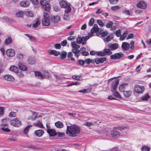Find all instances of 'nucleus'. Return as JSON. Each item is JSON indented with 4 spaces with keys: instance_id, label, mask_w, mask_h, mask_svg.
Instances as JSON below:
<instances>
[{
    "instance_id": "obj_1",
    "label": "nucleus",
    "mask_w": 151,
    "mask_h": 151,
    "mask_svg": "<svg viewBox=\"0 0 151 151\" xmlns=\"http://www.w3.org/2000/svg\"><path fill=\"white\" fill-rule=\"evenodd\" d=\"M80 127L77 125H73L72 126H67L66 134L69 136L75 137L76 134L80 132Z\"/></svg>"
},
{
    "instance_id": "obj_2",
    "label": "nucleus",
    "mask_w": 151,
    "mask_h": 151,
    "mask_svg": "<svg viewBox=\"0 0 151 151\" xmlns=\"http://www.w3.org/2000/svg\"><path fill=\"white\" fill-rule=\"evenodd\" d=\"M101 28H99L98 25L96 24H95L93 27L91 29V33L93 34L95 33H96L98 35H101V36L104 37L107 36L108 33L107 31L102 32Z\"/></svg>"
},
{
    "instance_id": "obj_3",
    "label": "nucleus",
    "mask_w": 151,
    "mask_h": 151,
    "mask_svg": "<svg viewBox=\"0 0 151 151\" xmlns=\"http://www.w3.org/2000/svg\"><path fill=\"white\" fill-rule=\"evenodd\" d=\"M59 3L61 8H67L65 11V13L68 14L71 12V9L70 7V4L68 3V4L65 1L62 0Z\"/></svg>"
},
{
    "instance_id": "obj_4",
    "label": "nucleus",
    "mask_w": 151,
    "mask_h": 151,
    "mask_svg": "<svg viewBox=\"0 0 151 151\" xmlns=\"http://www.w3.org/2000/svg\"><path fill=\"white\" fill-rule=\"evenodd\" d=\"M43 16L44 17L42 21V25L46 26L49 25L50 24V21L49 15L44 13Z\"/></svg>"
},
{
    "instance_id": "obj_5",
    "label": "nucleus",
    "mask_w": 151,
    "mask_h": 151,
    "mask_svg": "<svg viewBox=\"0 0 151 151\" xmlns=\"http://www.w3.org/2000/svg\"><path fill=\"white\" fill-rule=\"evenodd\" d=\"M10 124L12 125L17 127H19L21 124V122L17 118L10 120Z\"/></svg>"
},
{
    "instance_id": "obj_6",
    "label": "nucleus",
    "mask_w": 151,
    "mask_h": 151,
    "mask_svg": "<svg viewBox=\"0 0 151 151\" xmlns=\"http://www.w3.org/2000/svg\"><path fill=\"white\" fill-rule=\"evenodd\" d=\"M124 54L122 52L116 53L110 56V58L111 59L116 60L119 59L121 57L123 56Z\"/></svg>"
},
{
    "instance_id": "obj_7",
    "label": "nucleus",
    "mask_w": 151,
    "mask_h": 151,
    "mask_svg": "<svg viewBox=\"0 0 151 151\" xmlns=\"http://www.w3.org/2000/svg\"><path fill=\"white\" fill-rule=\"evenodd\" d=\"M134 89L137 93H142L144 91L145 88L144 86L138 85H135Z\"/></svg>"
},
{
    "instance_id": "obj_8",
    "label": "nucleus",
    "mask_w": 151,
    "mask_h": 151,
    "mask_svg": "<svg viewBox=\"0 0 151 151\" xmlns=\"http://www.w3.org/2000/svg\"><path fill=\"white\" fill-rule=\"evenodd\" d=\"M108 46L109 47V48L110 50H113L117 49L119 46V45L117 43H109L108 45Z\"/></svg>"
},
{
    "instance_id": "obj_9",
    "label": "nucleus",
    "mask_w": 151,
    "mask_h": 151,
    "mask_svg": "<svg viewBox=\"0 0 151 151\" xmlns=\"http://www.w3.org/2000/svg\"><path fill=\"white\" fill-rule=\"evenodd\" d=\"M130 47L129 44L126 42H123L121 48L124 50L127 51Z\"/></svg>"
},
{
    "instance_id": "obj_10",
    "label": "nucleus",
    "mask_w": 151,
    "mask_h": 151,
    "mask_svg": "<svg viewBox=\"0 0 151 151\" xmlns=\"http://www.w3.org/2000/svg\"><path fill=\"white\" fill-rule=\"evenodd\" d=\"M137 7L142 9H145L147 7V4L144 1H141L137 4Z\"/></svg>"
},
{
    "instance_id": "obj_11",
    "label": "nucleus",
    "mask_w": 151,
    "mask_h": 151,
    "mask_svg": "<svg viewBox=\"0 0 151 151\" xmlns=\"http://www.w3.org/2000/svg\"><path fill=\"white\" fill-rule=\"evenodd\" d=\"M111 135L113 138H116L119 136L120 133L117 131L113 130L111 132Z\"/></svg>"
},
{
    "instance_id": "obj_12",
    "label": "nucleus",
    "mask_w": 151,
    "mask_h": 151,
    "mask_svg": "<svg viewBox=\"0 0 151 151\" xmlns=\"http://www.w3.org/2000/svg\"><path fill=\"white\" fill-rule=\"evenodd\" d=\"M6 52V55L8 56L13 57L15 55L14 50L12 49L7 50Z\"/></svg>"
},
{
    "instance_id": "obj_13",
    "label": "nucleus",
    "mask_w": 151,
    "mask_h": 151,
    "mask_svg": "<svg viewBox=\"0 0 151 151\" xmlns=\"http://www.w3.org/2000/svg\"><path fill=\"white\" fill-rule=\"evenodd\" d=\"M106 60V57H102L100 58H96L95 63L96 64H98L99 63H102L104 61Z\"/></svg>"
},
{
    "instance_id": "obj_14",
    "label": "nucleus",
    "mask_w": 151,
    "mask_h": 151,
    "mask_svg": "<svg viewBox=\"0 0 151 151\" xmlns=\"http://www.w3.org/2000/svg\"><path fill=\"white\" fill-rule=\"evenodd\" d=\"M119 80L118 79L117 80H115L112 81L111 83V88L114 90H115L118 85Z\"/></svg>"
},
{
    "instance_id": "obj_15",
    "label": "nucleus",
    "mask_w": 151,
    "mask_h": 151,
    "mask_svg": "<svg viewBox=\"0 0 151 151\" xmlns=\"http://www.w3.org/2000/svg\"><path fill=\"white\" fill-rule=\"evenodd\" d=\"M51 23L55 24L58 23L60 20V18L58 16H54L51 18Z\"/></svg>"
},
{
    "instance_id": "obj_16",
    "label": "nucleus",
    "mask_w": 151,
    "mask_h": 151,
    "mask_svg": "<svg viewBox=\"0 0 151 151\" xmlns=\"http://www.w3.org/2000/svg\"><path fill=\"white\" fill-rule=\"evenodd\" d=\"M44 133V131L42 129L36 130L35 132V135L38 137H40L42 136Z\"/></svg>"
},
{
    "instance_id": "obj_17",
    "label": "nucleus",
    "mask_w": 151,
    "mask_h": 151,
    "mask_svg": "<svg viewBox=\"0 0 151 151\" xmlns=\"http://www.w3.org/2000/svg\"><path fill=\"white\" fill-rule=\"evenodd\" d=\"M47 132L50 136H54L57 134L55 131L53 129H47Z\"/></svg>"
},
{
    "instance_id": "obj_18",
    "label": "nucleus",
    "mask_w": 151,
    "mask_h": 151,
    "mask_svg": "<svg viewBox=\"0 0 151 151\" xmlns=\"http://www.w3.org/2000/svg\"><path fill=\"white\" fill-rule=\"evenodd\" d=\"M19 5L21 7H27L29 6V2L27 1H22L20 2Z\"/></svg>"
},
{
    "instance_id": "obj_19",
    "label": "nucleus",
    "mask_w": 151,
    "mask_h": 151,
    "mask_svg": "<svg viewBox=\"0 0 151 151\" xmlns=\"http://www.w3.org/2000/svg\"><path fill=\"white\" fill-rule=\"evenodd\" d=\"M35 76L36 77L39 79H43L44 78V75L40 72L36 71L35 72Z\"/></svg>"
},
{
    "instance_id": "obj_20",
    "label": "nucleus",
    "mask_w": 151,
    "mask_h": 151,
    "mask_svg": "<svg viewBox=\"0 0 151 151\" xmlns=\"http://www.w3.org/2000/svg\"><path fill=\"white\" fill-rule=\"evenodd\" d=\"M4 78L5 80L9 81H12L14 80L13 77L10 75H4Z\"/></svg>"
},
{
    "instance_id": "obj_21",
    "label": "nucleus",
    "mask_w": 151,
    "mask_h": 151,
    "mask_svg": "<svg viewBox=\"0 0 151 151\" xmlns=\"http://www.w3.org/2000/svg\"><path fill=\"white\" fill-rule=\"evenodd\" d=\"M92 35L91 34L89 33L88 35L86 36L85 37H83V42H82V44L84 45L86 44V40H88L90 37H92Z\"/></svg>"
},
{
    "instance_id": "obj_22",
    "label": "nucleus",
    "mask_w": 151,
    "mask_h": 151,
    "mask_svg": "<svg viewBox=\"0 0 151 151\" xmlns=\"http://www.w3.org/2000/svg\"><path fill=\"white\" fill-rule=\"evenodd\" d=\"M113 39L112 35H109L106 38L103 39L105 42H109Z\"/></svg>"
},
{
    "instance_id": "obj_23",
    "label": "nucleus",
    "mask_w": 151,
    "mask_h": 151,
    "mask_svg": "<svg viewBox=\"0 0 151 151\" xmlns=\"http://www.w3.org/2000/svg\"><path fill=\"white\" fill-rule=\"evenodd\" d=\"M49 53L50 55H53L55 56H57L60 54V52L55 50H51L49 51Z\"/></svg>"
},
{
    "instance_id": "obj_24",
    "label": "nucleus",
    "mask_w": 151,
    "mask_h": 151,
    "mask_svg": "<svg viewBox=\"0 0 151 151\" xmlns=\"http://www.w3.org/2000/svg\"><path fill=\"white\" fill-rule=\"evenodd\" d=\"M55 126L59 128H61L63 127V124L61 122L58 121L55 123Z\"/></svg>"
},
{
    "instance_id": "obj_25",
    "label": "nucleus",
    "mask_w": 151,
    "mask_h": 151,
    "mask_svg": "<svg viewBox=\"0 0 151 151\" xmlns=\"http://www.w3.org/2000/svg\"><path fill=\"white\" fill-rule=\"evenodd\" d=\"M123 92L125 96L127 98L130 97L132 94V92L130 91H123Z\"/></svg>"
},
{
    "instance_id": "obj_26",
    "label": "nucleus",
    "mask_w": 151,
    "mask_h": 151,
    "mask_svg": "<svg viewBox=\"0 0 151 151\" xmlns=\"http://www.w3.org/2000/svg\"><path fill=\"white\" fill-rule=\"evenodd\" d=\"M67 53L65 51H63L62 52L61 54L60 55V58L61 59H64L66 56Z\"/></svg>"
},
{
    "instance_id": "obj_27",
    "label": "nucleus",
    "mask_w": 151,
    "mask_h": 151,
    "mask_svg": "<svg viewBox=\"0 0 151 151\" xmlns=\"http://www.w3.org/2000/svg\"><path fill=\"white\" fill-rule=\"evenodd\" d=\"M26 15L28 17H33L34 16V14L31 11H27L25 12Z\"/></svg>"
},
{
    "instance_id": "obj_28",
    "label": "nucleus",
    "mask_w": 151,
    "mask_h": 151,
    "mask_svg": "<svg viewBox=\"0 0 151 151\" xmlns=\"http://www.w3.org/2000/svg\"><path fill=\"white\" fill-rule=\"evenodd\" d=\"M19 68L22 71H26L27 69V68L26 67L22 64H19Z\"/></svg>"
},
{
    "instance_id": "obj_29",
    "label": "nucleus",
    "mask_w": 151,
    "mask_h": 151,
    "mask_svg": "<svg viewBox=\"0 0 151 151\" xmlns=\"http://www.w3.org/2000/svg\"><path fill=\"white\" fill-rule=\"evenodd\" d=\"M83 42V37H81V36L78 37L76 38V42L79 44L82 43Z\"/></svg>"
},
{
    "instance_id": "obj_30",
    "label": "nucleus",
    "mask_w": 151,
    "mask_h": 151,
    "mask_svg": "<svg viewBox=\"0 0 151 151\" xmlns=\"http://www.w3.org/2000/svg\"><path fill=\"white\" fill-rule=\"evenodd\" d=\"M71 45L73 48L78 49L80 47V45H77L75 42H72Z\"/></svg>"
},
{
    "instance_id": "obj_31",
    "label": "nucleus",
    "mask_w": 151,
    "mask_h": 151,
    "mask_svg": "<svg viewBox=\"0 0 151 151\" xmlns=\"http://www.w3.org/2000/svg\"><path fill=\"white\" fill-rule=\"evenodd\" d=\"M110 49L109 48L108 49H105L104 50V53H105V55H110L111 54H112V52L111 51Z\"/></svg>"
},
{
    "instance_id": "obj_32",
    "label": "nucleus",
    "mask_w": 151,
    "mask_h": 151,
    "mask_svg": "<svg viewBox=\"0 0 151 151\" xmlns=\"http://www.w3.org/2000/svg\"><path fill=\"white\" fill-rule=\"evenodd\" d=\"M150 149L148 146L144 145L142 147L141 150L142 151H149Z\"/></svg>"
},
{
    "instance_id": "obj_33",
    "label": "nucleus",
    "mask_w": 151,
    "mask_h": 151,
    "mask_svg": "<svg viewBox=\"0 0 151 151\" xmlns=\"http://www.w3.org/2000/svg\"><path fill=\"white\" fill-rule=\"evenodd\" d=\"M40 21L38 19L35 22H34V23L32 24V27H33L36 28L40 24Z\"/></svg>"
},
{
    "instance_id": "obj_34",
    "label": "nucleus",
    "mask_w": 151,
    "mask_h": 151,
    "mask_svg": "<svg viewBox=\"0 0 151 151\" xmlns=\"http://www.w3.org/2000/svg\"><path fill=\"white\" fill-rule=\"evenodd\" d=\"M34 125L38 126L40 128H44V127L41 122L40 121H38L34 124Z\"/></svg>"
},
{
    "instance_id": "obj_35",
    "label": "nucleus",
    "mask_w": 151,
    "mask_h": 151,
    "mask_svg": "<svg viewBox=\"0 0 151 151\" xmlns=\"http://www.w3.org/2000/svg\"><path fill=\"white\" fill-rule=\"evenodd\" d=\"M150 97V96L147 93L146 95L142 96L141 97V99L143 100L147 101Z\"/></svg>"
},
{
    "instance_id": "obj_36",
    "label": "nucleus",
    "mask_w": 151,
    "mask_h": 151,
    "mask_svg": "<svg viewBox=\"0 0 151 151\" xmlns=\"http://www.w3.org/2000/svg\"><path fill=\"white\" fill-rule=\"evenodd\" d=\"M12 42V39L10 37H8L5 40V42L6 45H8L10 44Z\"/></svg>"
},
{
    "instance_id": "obj_37",
    "label": "nucleus",
    "mask_w": 151,
    "mask_h": 151,
    "mask_svg": "<svg viewBox=\"0 0 151 151\" xmlns=\"http://www.w3.org/2000/svg\"><path fill=\"white\" fill-rule=\"evenodd\" d=\"M10 70L12 71L17 73L18 71V68L17 67L12 66L10 67Z\"/></svg>"
},
{
    "instance_id": "obj_38",
    "label": "nucleus",
    "mask_w": 151,
    "mask_h": 151,
    "mask_svg": "<svg viewBox=\"0 0 151 151\" xmlns=\"http://www.w3.org/2000/svg\"><path fill=\"white\" fill-rule=\"evenodd\" d=\"M127 84L126 83L123 84L121 85L119 87V90L120 91H123V89L125 88V87L127 86Z\"/></svg>"
},
{
    "instance_id": "obj_39",
    "label": "nucleus",
    "mask_w": 151,
    "mask_h": 151,
    "mask_svg": "<svg viewBox=\"0 0 151 151\" xmlns=\"http://www.w3.org/2000/svg\"><path fill=\"white\" fill-rule=\"evenodd\" d=\"M42 6L46 11H49L50 9V5L49 3L45 4V5H43Z\"/></svg>"
},
{
    "instance_id": "obj_40",
    "label": "nucleus",
    "mask_w": 151,
    "mask_h": 151,
    "mask_svg": "<svg viewBox=\"0 0 151 151\" xmlns=\"http://www.w3.org/2000/svg\"><path fill=\"white\" fill-rule=\"evenodd\" d=\"M29 63L31 64H34L35 63V59L32 57H29L28 60Z\"/></svg>"
},
{
    "instance_id": "obj_41",
    "label": "nucleus",
    "mask_w": 151,
    "mask_h": 151,
    "mask_svg": "<svg viewBox=\"0 0 151 151\" xmlns=\"http://www.w3.org/2000/svg\"><path fill=\"white\" fill-rule=\"evenodd\" d=\"M49 1V0H41L40 3L42 5H45V4L48 3Z\"/></svg>"
},
{
    "instance_id": "obj_42",
    "label": "nucleus",
    "mask_w": 151,
    "mask_h": 151,
    "mask_svg": "<svg viewBox=\"0 0 151 151\" xmlns=\"http://www.w3.org/2000/svg\"><path fill=\"white\" fill-rule=\"evenodd\" d=\"M32 127V125H28L24 129L23 132L25 134H27L28 133L29 131V129Z\"/></svg>"
},
{
    "instance_id": "obj_43",
    "label": "nucleus",
    "mask_w": 151,
    "mask_h": 151,
    "mask_svg": "<svg viewBox=\"0 0 151 151\" xmlns=\"http://www.w3.org/2000/svg\"><path fill=\"white\" fill-rule=\"evenodd\" d=\"M17 116L16 113L14 111H12L10 112L9 115L8 116L10 117H15Z\"/></svg>"
},
{
    "instance_id": "obj_44",
    "label": "nucleus",
    "mask_w": 151,
    "mask_h": 151,
    "mask_svg": "<svg viewBox=\"0 0 151 151\" xmlns=\"http://www.w3.org/2000/svg\"><path fill=\"white\" fill-rule=\"evenodd\" d=\"M127 33H124L122 34L120 37V40H124L127 37Z\"/></svg>"
},
{
    "instance_id": "obj_45",
    "label": "nucleus",
    "mask_w": 151,
    "mask_h": 151,
    "mask_svg": "<svg viewBox=\"0 0 151 151\" xmlns=\"http://www.w3.org/2000/svg\"><path fill=\"white\" fill-rule=\"evenodd\" d=\"M94 23V19L93 18H92L90 19L88 23V25L90 26H92L93 25Z\"/></svg>"
},
{
    "instance_id": "obj_46",
    "label": "nucleus",
    "mask_w": 151,
    "mask_h": 151,
    "mask_svg": "<svg viewBox=\"0 0 151 151\" xmlns=\"http://www.w3.org/2000/svg\"><path fill=\"white\" fill-rule=\"evenodd\" d=\"M23 14L22 12H19L16 13V15L17 17H22L23 16Z\"/></svg>"
},
{
    "instance_id": "obj_47",
    "label": "nucleus",
    "mask_w": 151,
    "mask_h": 151,
    "mask_svg": "<svg viewBox=\"0 0 151 151\" xmlns=\"http://www.w3.org/2000/svg\"><path fill=\"white\" fill-rule=\"evenodd\" d=\"M96 55L100 56H105V53L103 52L98 51L96 52Z\"/></svg>"
},
{
    "instance_id": "obj_48",
    "label": "nucleus",
    "mask_w": 151,
    "mask_h": 151,
    "mask_svg": "<svg viewBox=\"0 0 151 151\" xmlns=\"http://www.w3.org/2000/svg\"><path fill=\"white\" fill-rule=\"evenodd\" d=\"M113 22L112 21H110L108 22L106 25V27L107 28H110L112 27L113 24Z\"/></svg>"
},
{
    "instance_id": "obj_49",
    "label": "nucleus",
    "mask_w": 151,
    "mask_h": 151,
    "mask_svg": "<svg viewBox=\"0 0 151 151\" xmlns=\"http://www.w3.org/2000/svg\"><path fill=\"white\" fill-rule=\"evenodd\" d=\"M97 22L98 24L101 27H102L104 26V23L100 19L97 20Z\"/></svg>"
},
{
    "instance_id": "obj_50",
    "label": "nucleus",
    "mask_w": 151,
    "mask_h": 151,
    "mask_svg": "<svg viewBox=\"0 0 151 151\" xmlns=\"http://www.w3.org/2000/svg\"><path fill=\"white\" fill-rule=\"evenodd\" d=\"M113 95L114 96H115L116 97H117L118 98H119L120 99H121V98L120 95L117 92H114V93Z\"/></svg>"
},
{
    "instance_id": "obj_51",
    "label": "nucleus",
    "mask_w": 151,
    "mask_h": 151,
    "mask_svg": "<svg viewBox=\"0 0 151 151\" xmlns=\"http://www.w3.org/2000/svg\"><path fill=\"white\" fill-rule=\"evenodd\" d=\"M114 33L116 34V36L117 37H119L121 35V32H120V29H119L117 30L116 31L114 32Z\"/></svg>"
},
{
    "instance_id": "obj_52",
    "label": "nucleus",
    "mask_w": 151,
    "mask_h": 151,
    "mask_svg": "<svg viewBox=\"0 0 151 151\" xmlns=\"http://www.w3.org/2000/svg\"><path fill=\"white\" fill-rule=\"evenodd\" d=\"M88 89H84L83 90H79L78 92L80 93H87L89 92Z\"/></svg>"
},
{
    "instance_id": "obj_53",
    "label": "nucleus",
    "mask_w": 151,
    "mask_h": 151,
    "mask_svg": "<svg viewBox=\"0 0 151 151\" xmlns=\"http://www.w3.org/2000/svg\"><path fill=\"white\" fill-rule=\"evenodd\" d=\"M44 78H49L50 77V73L46 71L44 72Z\"/></svg>"
},
{
    "instance_id": "obj_54",
    "label": "nucleus",
    "mask_w": 151,
    "mask_h": 151,
    "mask_svg": "<svg viewBox=\"0 0 151 151\" xmlns=\"http://www.w3.org/2000/svg\"><path fill=\"white\" fill-rule=\"evenodd\" d=\"M85 62L88 64H90L92 62V60L90 58H88L85 60Z\"/></svg>"
},
{
    "instance_id": "obj_55",
    "label": "nucleus",
    "mask_w": 151,
    "mask_h": 151,
    "mask_svg": "<svg viewBox=\"0 0 151 151\" xmlns=\"http://www.w3.org/2000/svg\"><path fill=\"white\" fill-rule=\"evenodd\" d=\"M78 63L80 65H83L85 64V61L82 60H78Z\"/></svg>"
},
{
    "instance_id": "obj_56",
    "label": "nucleus",
    "mask_w": 151,
    "mask_h": 151,
    "mask_svg": "<svg viewBox=\"0 0 151 151\" xmlns=\"http://www.w3.org/2000/svg\"><path fill=\"white\" fill-rule=\"evenodd\" d=\"M3 20L6 22H11L12 21L8 17H3Z\"/></svg>"
},
{
    "instance_id": "obj_57",
    "label": "nucleus",
    "mask_w": 151,
    "mask_h": 151,
    "mask_svg": "<svg viewBox=\"0 0 151 151\" xmlns=\"http://www.w3.org/2000/svg\"><path fill=\"white\" fill-rule=\"evenodd\" d=\"M72 51L73 53L76 54L77 53H79L80 51L77 49L73 48L72 49Z\"/></svg>"
},
{
    "instance_id": "obj_58",
    "label": "nucleus",
    "mask_w": 151,
    "mask_h": 151,
    "mask_svg": "<svg viewBox=\"0 0 151 151\" xmlns=\"http://www.w3.org/2000/svg\"><path fill=\"white\" fill-rule=\"evenodd\" d=\"M83 125L86 126L88 127H89L93 125L92 123L90 122H87L83 124Z\"/></svg>"
},
{
    "instance_id": "obj_59",
    "label": "nucleus",
    "mask_w": 151,
    "mask_h": 151,
    "mask_svg": "<svg viewBox=\"0 0 151 151\" xmlns=\"http://www.w3.org/2000/svg\"><path fill=\"white\" fill-rule=\"evenodd\" d=\"M54 47L56 49H60L61 47V46L59 44H55L54 45Z\"/></svg>"
},
{
    "instance_id": "obj_60",
    "label": "nucleus",
    "mask_w": 151,
    "mask_h": 151,
    "mask_svg": "<svg viewBox=\"0 0 151 151\" xmlns=\"http://www.w3.org/2000/svg\"><path fill=\"white\" fill-rule=\"evenodd\" d=\"M80 77V76H78L76 75H73L72 76V78L74 79L79 80Z\"/></svg>"
},
{
    "instance_id": "obj_61",
    "label": "nucleus",
    "mask_w": 151,
    "mask_h": 151,
    "mask_svg": "<svg viewBox=\"0 0 151 151\" xmlns=\"http://www.w3.org/2000/svg\"><path fill=\"white\" fill-rule=\"evenodd\" d=\"M31 2L34 4L37 5L39 3L38 0H30Z\"/></svg>"
},
{
    "instance_id": "obj_62",
    "label": "nucleus",
    "mask_w": 151,
    "mask_h": 151,
    "mask_svg": "<svg viewBox=\"0 0 151 151\" xmlns=\"http://www.w3.org/2000/svg\"><path fill=\"white\" fill-rule=\"evenodd\" d=\"M80 84V83L78 82H73L71 84H69L68 86H71L74 85H79Z\"/></svg>"
},
{
    "instance_id": "obj_63",
    "label": "nucleus",
    "mask_w": 151,
    "mask_h": 151,
    "mask_svg": "<svg viewBox=\"0 0 151 151\" xmlns=\"http://www.w3.org/2000/svg\"><path fill=\"white\" fill-rule=\"evenodd\" d=\"M67 43V41L66 40H64L61 42V44L63 46H65L66 45Z\"/></svg>"
},
{
    "instance_id": "obj_64",
    "label": "nucleus",
    "mask_w": 151,
    "mask_h": 151,
    "mask_svg": "<svg viewBox=\"0 0 151 151\" xmlns=\"http://www.w3.org/2000/svg\"><path fill=\"white\" fill-rule=\"evenodd\" d=\"M133 37V34L132 33H130L129 34L128 36L127 37L126 39L128 40L129 39L132 38Z\"/></svg>"
}]
</instances>
